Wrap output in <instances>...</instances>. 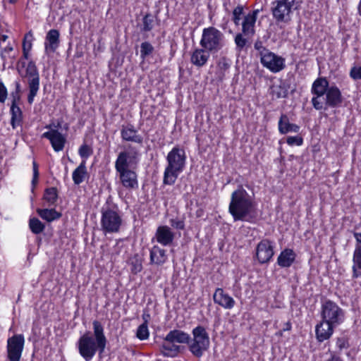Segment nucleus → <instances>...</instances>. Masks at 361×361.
Masks as SVG:
<instances>
[{
	"instance_id": "1",
	"label": "nucleus",
	"mask_w": 361,
	"mask_h": 361,
	"mask_svg": "<svg viewBox=\"0 0 361 361\" xmlns=\"http://www.w3.org/2000/svg\"><path fill=\"white\" fill-rule=\"evenodd\" d=\"M92 325L93 334L90 331L85 332L77 342L79 354L85 361H90L97 352L102 357L107 344V339L102 324L99 321L94 320Z\"/></svg>"
},
{
	"instance_id": "2",
	"label": "nucleus",
	"mask_w": 361,
	"mask_h": 361,
	"mask_svg": "<svg viewBox=\"0 0 361 361\" xmlns=\"http://www.w3.org/2000/svg\"><path fill=\"white\" fill-rule=\"evenodd\" d=\"M228 212L234 221H241L252 223L257 218L256 203L243 187L238 185L231 196Z\"/></svg>"
},
{
	"instance_id": "3",
	"label": "nucleus",
	"mask_w": 361,
	"mask_h": 361,
	"mask_svg": "<svg viewBox=\"0 0 361 361\" xmlns=\"http://www.w3.org/2000/svg\"><path fill=\"white\" fill-rule=\"evenodd\" d=\"M185 153L183 149L175 147L169 152L166 157L168 165L164 173V184L170 185L174 184L178 174L185 167Z\"/></svg>"
},
{
	"instance_id": "4",
	"label": "nucleus",
	"mask_w": 361,
	"mask_h": 361,
	"mask_svg": "<svg viewBox=\"0 0 361 361\" xmlns=\"http://www.w3.org/2000/svg\"><path fill=\"white\" fill-rule=\"evenodd\" d=\"M190 341V335L180 330L173 329L170 331L164 338L161 348L164 351L162 354L164 357H175L180 351L182 348L176 343L188 344Z\"/></svg>"
},
{
	"instance_id": "5",
	"label": "nucleus",
	"mask_w": 361,
	"mask_h": 361,
	"mask_svg": "<svg viewBox=\"0 0 361 361\" xmlns=\"http://www.w3.org/2000/svg\"><path fill=\"white\" fill-rule=\"evenodd\" d=\"M188 349L196 357H201L210 345V338L205 327L198 325L192 330Z\"/></svg>"
},
{
	"instance_id": "6",
	"label": "nucleus",
	"mask_w": 361,
	"mask_h": 361,
	"mask_svg": "<svg viewBox=\"0 0 361 361\" xmlns=\"http://www.w3.org/2000/svg\"><path fill=\"white\" fill-rule=\"evenodd\" d=\"M200 44L210 53H217L224 47V35L214 27L204 28Z\"/></svg>"
},
{
	"instance_id": "7",
	"label": "nucleus",
	"mask_w": 361,
	"mask_h": 361,
	"mask_svg": "<svg viewBox=\"0 0 361 361\" xmlns=\"http://www.w3.org/2000/svg\"><path fill=\"white\" fill-rule=\"evenodd\" d=\"M298 8L296 0H274L271 3V11L276 23H288L291 14Z\"/></svg>"
},
{
	"instance_id": "8",
	"label": "nucleus",
	"mask_w": 361,
	"mask_h": 361,
	"mask_svg": "<svg viewBox=\"0 0 361 361\" xmlns=\"http://www.w3.org/2000/svg\"><path fill=\"white\" fill-rule=\"evenodd\" d=\"M101 227L104 233H114L120 231L123 223L119 212L109 207H102L101 210Z\"/></svg>"
},
{
	"instance_id": "9",
	"label": "nucleus",
	"mask_w": 361,
	"mask_h": 361,
	"mask_svg": "<svg viewBox=\"0 0 361 361\" xmlns=\"http://www.w3.org/2000/svg\"><path fill=\"white\" fill-rule=\"evenodd\" d=\"M22 78L27 79L28 94L27 102L32 104L35 97L37 96L39 90V73L38 69L33 61L28 62L26 66L25 74H21Z\"/></svg>"
},
{
	"instance_id": "10",
	"label": "nucleus",
	"mask_w": 361,
	"mask_h": 361,
	"mask_svg": "<svg viewBox=\"0 0 361 361\" xmlns=\"http://www.w3.org/2000/svg\"><path fill=\"white\" fill-rule=\"evenodd\" d=\"M322 320L336 326L344 320V312L338 305L331 301L326 300L322 307Z\"/></svg>"
},
{
	"instance_id": "11",
	"label": "nucleus",
	"mask_w": 361,
	"mask_h": 361,
	"mask_svg": "<svg viewBox=\"0 0 361 361\" xmlns=\"http://www.w3.org/2000/svg\"><path fill=\"white\" fill-rule=\"evenodd\" d=\"M329 81L326 78H318L312 86L311 92L314 94L312 98V104L316 110L323 109L322 98L329 89Z\"/></svg>"
},
{
	"instance_id": "12",
	"label": "nucleus",
	"mask_w": 361,
	"mask_h": 361,
	"mask_svg": "<svg viewBox=\"0 0 361 361\" xmlns=\"http://www.w3.org/2000/svg\"><path fill=\"white\" fill-rule=\"evenodd\" d=\"M23 334H15L7 340V358L8 361H20L24 348Z\"/></svg>"
},
{
	"instance_id": "13",
	"label": "nucleus",
	"mask_w": 361,
	"mask_h": 361,
	"mask_svg": "<svg viewBox=\"0 0 361 361\" xmlns=\"http://www.w3.org/2000/svg\"><path fill=\"white\" fill-rule=\"evenodd\" d=\"M260 62L264 67L267 68L272 73H278L286 67L285 59L275 54L271 51L262 55V57L260 59Z\"/></svg>"
},
{
	"instance_id": "14",
	"label": "nucleus",
	"mask_w": 361,
	"mask_h": 361,
	"mask_svg": "<svg viewBox=\"0 0 361 361\" xmlns=\"http://www.w3.org/2000/svg\"><path fill=\"white\" fill-rule=\"evenodd\" d=\"M322 99L324 111L329 108H338L341 106L343 101L341 92L336 85L331 86L325 94V98L323 97Z\"/></svg>"
},
{
	"instance_id": "15",
	"label": "nucleus",
	"mask_w": 361,
	"mask_h": 361,
	"mask_svg": "<svg viewBox=\"0 0 361 361\" xmlns=\"http://www.w3.org/2000/svg\"><path fill=\"white\" fill-rule=\"evenodd\" d=\"M274 255L272 242L269 239H263L257 244L255 255L259 264L268 263Z\"/></svg>"
},
{
	"instance_id": "16",
	"label": "nucleus",
	"mask_w": 361,
	"mask_h": 361,
	"mask_svg": "<svg viewBox=\"0 0 361 361\" xmlns=\"http://www.w3.org/2000/svg\"><path fill=\"white\" fill-rule=\"evenodd\" d=\"M136 153L133 154L129 152H121L115 162V169L117 172L131 170L133 165L137 164Z\"/></svg>"
},
{
	"instance_id": "17",
	"label": "nucleus",
	"mask_w": 361,
	"mask_h": 361,
	"mask_svg": "<svg viewBox=\"0 0 361 361\" xmlns=\"http://www.w3.org/2000/svg\"><path fill=\"white\" fill-rule=\"evenodd\" d=\"M42 137L48 139L56 152H60L63 149L66 139L58 129H51L49 131L42 134Z\"/></svg>"
},
{
	"instance_id": "18",
	"label": "nucleus",
	"mask_w": 361,
	"mask_h": 361,
	"mask_svg": "<svg viewBox=\"0 0 361 361\" xmlns=\"http://www.w3.org/2000/svg\"><path fill=\"white\" fill-rule=\"evenodd\" d=\"M336 327L325 321H322L315 327L316 338L319 343H322L331 338Z\"/></svg>"
},
{
	"instance_id": "19",
	"label": "nucleus",
	"mask_w": 361,
	"mask_h": 361,
	"mask_svg": "<svg viewBox=\"0 0 361 361\" xmlns=\"http://www.w3.org/2000/svg\"><path fill=\"white\" fill-rule=\"evenodd\" d=\"M213 299L215 303L223 307L225 309H232L235 305V300L229 295L224 293L222 288L216 289Z\"/></svg>"
},
{
	"instance_id": "20",
	"label": "nucleus",
	"mask_w": 361,
	"mask_h": 361,
	"mask_svg": "<svg viewBox=\"0 0 361 361\" xmlns=\"http://www.w3.org/2000/svg\"><path fill=\"white\" fill-rule=\"evenodd\" d=\"M122 185L128 190L136 189L138 187L137 174L133 170L117 172Z\"/></svg>"
},
{
	"instance_id": "21",
	"label": "nucleus",
	"mask_w": 361,
	"mask_h": 361,
	"mask_svg": "<svg viewBox=\"0 0 361 361\" xmlns=\"http://www.w3.org/2000/svg\"><path fill=\"white\" fill-rule=\"evenodd\" d=\"M155 236L158 243L167 246L173 243L175 235L169 226H160L157 229Z\"/></svg>"
},
{
	"instance_id": "22",
	"label": "nucleus",
	"mask_w": 361,
	"mask_h": 361,
	"mask_svg": "<svg viewBox=\"0 0 361 361\" xmlns=\"http://www.w3.org/2000/svg\"><path fill=\"white\" fill-rule=\"evenodd\" d=\"M258 12V10H255L245 16L242 23V32L245 35L252 36L255 34V25Z\"/></svg>"
},
{
	"instance_id": "23",
	"label": "nucleus",
	"mask_w": 361,
	"mask_h": 361,
	"mask_svg": "<svg viewBox=\"0 0 361 361\" xmlns=\"http://www.w3.org/2000/svg\"><path fill=\"white\" fill-rule=\"evenodd\" d=\"M59 36V30L55 29H51L47 32L44 43L47 53L56 51L60 43Z\"/></svg>"
},
{
	"instance_id": "24",
	"label": "nucleus",
	"mask_w": 361,
	"mask_h": 361,
	"mask_svg": "<svg viewBox=\"0 0 361 361\" xmlns=\"http://www.w3.org/2000/svg\"><path fill=\"white\" fill-rule=\"evenodd\" d=\"M121 135L123 140L128 142H133L138 144H142L143 142V137L137 134V130L134 126L129 125L128 126H122L121 130Z\"/></svg>"
},
{
	"instance_id": "25",
	"label": "nucleus",
	"mask_w": 361,
	"mask_h": 361,
	"mask_svg": "<svg viewBox=\"0 0 361 361\" xmlns=\"http://www.w3.org/2000/svg\"><path fill=\"white\" fill-rule=\"evenodd\" d=\"M296 258L295 252L290 248H286L282 250L277 258V264L280 267H290Z\"/></svg>"
},
{
	"instance_id": "26",
	"label": "nucleus",
	"mask_w": 361,
	"mask_h": 361,
	"mask_svg": "<svg viewBox=\"0 0 361 361\" xmlns=\"http://www.w3.org/2000/svg\"><path fill=\"white\" fill-rule=\"evenodd\" d=\"M209 58V51L202 47L194 50L190 57V61L197 67H202L207 63Z\"/></svg>"
},
{
	"instance_id": "27",
	"label": "nucleus",
	"mask_w": 361,
	"mask_h": 361,
	"mask_svg": "<svg viewBox=\"0 0 361 361\" xmlns=\"http://www.w3.org/2000/svg\"><path fill=\"white\" fill-rule=\"evenodd\" d=\"M168 259L166 250L154 245L150 250V264L161 266L164 264Z\"/></svg>"
},
{
	"instance_id": "28",
	"label": "nucleus",
	"mask_w": 361,
	"mask_h": 361,
	"mask_svg": "<svg viewBox=\"0 0 361 361\" xmlns=\"http://www.w3.org/2000/svg\"><path fill=\"white\" fill-rule=\"evenodd\" d=\"M300 130V126L290 123L287 115L281 114L279 121V131L281 134H287L288 133H298Z\"/></svg>"
},
{
	"instance_id": "29",
	"label": "nucleus",
	"mask_w": 361,
	"mask_h": 361,
	"mask_svg": "<svg viewBox=\"0 0 361 361\" xmlns=\"http://www.w3.org/2000/svg\"><path fill=\"white\" fill-rule=\"evenodd\" d=\"M10 112L11 114V125L15 129L22 123L23 112L17 104H15V102H11Z\"/></svg>"
},
{
	"instance_id": "30",
	"label": "nucleus",
	"mask_w": 361,
	"mask_h": 361,
	"mask_svg": "<svg viewBox=\"0 0 361 361\" xmlns=\"http://www.w3.org/2000/svg\"><path fill=\"white\" fill-rule=\"evenodd\" d=\"M289 85L284 81H281L279 85H274L271 87V94L276 98H286L288 96Z\"/></svg>"
},
{
	"instance_id": "31",
	"label": "nucleus",
	"mask_w": 361,
	"mask_h": 361,
	"mask_svg": "<svg viewBox=\"0 0 361 361\" xmlns=\"http://www.w3.org/2000/svg\"><path fill=\"white\" fill-rule=\"evenodd\" d=\"M37 213L39 216L48 222L59 219L61 217V213L55 209H37Z\"/></svg>"
},
{
	"instance_id": "32",
	"label": "nucleus",
	"mask_w": 361,
	"mask_h": 361,
	"mask_svg": "<svg viewBox=\"0 0 361 361\" xmlns=\"http://www.w3.org/2000/svg\"><path fill=\"white\" fill-rule=\"evenodd\" d=\"M353 278L361 277V250L354 251L353 257Z\"/></svg>"
},
{
	"instance_id": "33",
	"label": "nucleus",
	"mask_w": 361,
	"mask_h": 361,
	"mask_svg": "<svg viewBox=\"0 0 361 361\" xmlns=\"http://www.w3.org/2000/svg\"><path fill=\"white\" fill-rule=\"evenodd\" d=\"M87 173L85 161H82L73 172V180L75 185H80L83 182Z\"/></svg>"
},
{
	"instance_id": "34",
	"label": "nucleus",
	"mask_w": 361,
	"mask_h": 361,
	"mask_svg": "<svg viewBox=\"0 0 361 361\" xmlns=\"http://www.w3.org/2000/svg\"><path fill=\"white\" fill-rule=\"evenodd\" d=\"M43 198L49 205H54L58 200V191L56 188H48L44 190Z\"/></svg>"
},
{
	"instance_id": "35",
	"label": "nucleus",
	"mask_w": 361,
	"mask_h": 361,
	"mask_svg": "<svg viewBox=\"0 0 361 361\" xmlns=\"http://www.w3.org/2000/svg\"><path fill=\"white\" fill-rule=\"evenodd\" d=\"M29 227L34 234H39L44 230L45 225L37 218L33 217L29 220Z\"/></svg>"
},
{
	"instance_id": "36",
	"label": "nucleus",
	"mask_w": 361,
	"mask_h": 361,
	"mask_svg": "<svg viewBox=\"0 0 361 361\" xmlns=\"http://www.w3.org/2000/svg\"><path fill=\"white\" fill-rule=\"evenodd\" d=\"M142 23L141 32L151 31L154 27V16L149 13H146L142 18Z\"/></svg>"
},
{
	"instance_id": "37",
	"label": "nucleus",
	"mask_w": 361,
	"mask_h": 361,
	"mask_svg": "<svg viewBox=\"0 0 361 361\" xmlns=\"http://www.w3.org/2000/svg\"><path fill=\"white\" fill-rule=\"evenodd\" d=\"M154 47L149 42H144L140 44V57L145 60L147 56L153 53Z\"/></svg>"
},
{
	"instance_id": "38",
	"label": "nucleus",
	"mask_w": 361,
	"mask_h": 361,
	"mask_svg": "<svg viewBox=\"0 0 361 361\" xmlns=\"http://www.w3.org/2000/svg\"><path fill=\"white\" fill-rule=\"evenodd\" d=\"M336 345L338 349V352L336 353L339 355L343 349L350 348L349 338L346 336L338 337L336 338Z\"/></svg>"
},
{
	"instance_id": "39",
	"label": "nucleus",
	"mask_w": 361,
	"mask_h": 361,
	"mask_svg": "<svg viewBox=\"0 0 361 361\" xmlns=\"http://www.w3.org/2000/svg\"><path fill=\"white\" fill-rule=\"evenodd\" d=\"M136 336L140 340H145L148 338L149 337V330L147 327V321L145 320V322L140 325L137 328V332H136Z\"/></svg>"
},
{
	"instance_id": "40",
	"label": "nucleus",
	"mask_w": 361,
	"mask_h": 361,
	"mask_svg": "<svg viewBox=\"0 0 361 361\" xmlns=\"http://www.w3.org/2000/svg\"><path fill=\"white\" fill-rule=\"evenodd\" d=\"M131 272L136 274L140 272L142 269V261L137 257H135L131 262Z\"/></svg>"
},
{
	"instance_id": "41",
	"label": "nucleus",
	"mask_w": 361,
	"mask_h": 361,
	"mask_svg": "<svg viewBox=\"0 0 361 361\" xmlns=\"http://www.w3.org/2000/svg\"><path fill=\"white\" fill-rule=\"evenodd\" d=\"M243 9L244 8L242 5H238L233 11V21L235 25L240 24V16L243 13Z\"/></svg>"
},
{
	"instance_id": "42",
	"label": "nucleus",
	"mask_w": 361,
	"mask_h": 361,
	"mask_svg": "<svg viewBox=\"0 0 361 361\" xmlns=\"http://www.w3.org/2000/svg\"><path fill=\"white\" fill-rule=\"evenodd\" d=\"M247 42V39L243 37L241 33H238L235 37V43L236 44V49L240 51L244 49Z\"/></svg>"
},
{
	"instance_id": "43",
	"label": "nucleus",
	"mask_w": 361,
	"mask_h": 361,
	"mask_svg": "<svg viewBox=\"0 0 361 361\" xmlns=\"http://www.w3.org/2000/svg\"><path fill=\"white\" fill-rule=\"evenodd\" d=\"M254 48L259 52L260 58L262 57V55H264L267 52L270 51L268 49L264 47L262 41L259 39L255 41L254 44Z\"/></svg>"
},
{
	"instance_id": "44",
	"label": "nucleus",
	"mask_w": 361,
	"mask_h": 361,
	"mask_svg": "<svg viewBox=\"0 0 361 361\" xmlns=\"http://www.w3.org/2000/svg\"><path fill=\"white\" fill-rule=\"evenodd\" d=\"M286 142L290 146H300L303 143V139L301 136H289L286 139Z\"/></svg>"
},
{
	"instance_id": "45",
	"label": "nucleus",
	"mask_w": 361,
	"mask_h": 361,
	"mask_svg": "<svg viewBox=\"0 0 361 361\" xmlns=\"http://www.w3.org/2000/svg\"><path fill=\"white\" fill-rule=\"evenodd\" d=\"M32 35L31 33V32H29L28 33H27L25 37H24V39H23V50H27V51H30L31 49H32Z\"/></svg>"
},
{
	"instance_id": "46",
	"label": "nucleus",
	"mask_w": 361,
	"mask_h": 361,
	"mask_svg": "<svg viewBox=\"0 0 361 361\" xmlns=\"http://www.w3.org/2000/svg\"><path fill=\"white\" fill-rule=\"evenodd\" d=\"M92 154V149L87 145H82L79 149V154L82 158L87 159Z\"/></svg>"
},
{
	"instance_id": "47",
	"label": "nucleus",
	"mask_w": 361,
	"mask_h": 361,
	"mask_svg": "<svg viewBox=\"0 0 361 361\" xmlns=\"http://www.w3.org/2000/svg\"><path fill=\"white\" fill-rule=\"evenodd\" d=\"M32 169H33V177H32V185L34 189L38 183V178H39L38 164H37L36 161H33V163H32Z\"/></svg>"
},
{
	"instance_id": "48",
	"label": "nucleus",
	"mask_w": 361,
	"mask_h": 361,
	"mask_svg": "<svg viewBox=\"0 0 361 361\" xmlns=\"http://www.w3.org/2000/svg\"><path fill=\"white\" fill-rule=\"evenodd\" d=\"M350 76L355 80H361V66L352 67Z\"/></svg>"
},
{
	"instance_id": "49",
	"label": "nucleus",
	"mask_w": 361,
	"mask_h": 361,
	"mask_svg": "<svg viewBox=\"0 0 361 361\" xmlns=\"http://www.w3.org/2000/svg\"><path fill=\"white\" fill-rule=\"evenodd\" d=\"M170 224L172 227L178 230H183L185 228V223L183 220L171 219H170Z\"/></svg>"
},
{
	"instance_id": "50",
	"label": "nucleus",
	"mask_w": 361,
	"mask_h": 361,
	"mask_svg": "<svg viewBox=\"0 0 361 361\" xmlns=\"http://www.w3.org/2000/svg\"><path fill=\"white\" fill-rule=\"evenodd\" d=\"M8 92L7 89L4 84L0 81V102L4 103L7 98Z\"/></svg>"
},
{
	"instance_id": "51",
	"label": "nucleus",
	"mask_w": 361,
	"mask_h": 361,
	"mask_svg": "<svg viewBox=\"0 0 361 361\" xmlns=\"http://www.w3.org/2000/svg\"><path fill=\"white\" fill-rule=\"evenodd\" d=\"M1 57L4 61H5L6 59V54H8L10 51H13V48L11 45H6L5 47L2 45V48H1Z\"/></svg>"
},
{
	"instance_id": "52",
	"label": "nucleus",
	"mask_w": 361,
	"mask_h": 361,
	"mask_svg": "<svg viewBox=\"0 0 361 361\" xmlns=\"http://www.w3.org/2000/svg\"><path fill=\"white\" fill-rule=\"evenodd\" d=\"M353 235L356 240L355 247L354 251H360L361 250V233L354 232Z\"/></svg>"
},
{
	"instance_id": "53",
	"label": "nucleus",
	"mask_w": 361,
	"mask_h": 361,
	"mask_svg": "<svg viewBox=\"0 0 361 361\" xmlns=\"http://www.w3.org/2000/svg\"><path fill=\"white\" fill-rule=\"evenodd\" d=\"M219 66L221 70L226 71L230 67V64L228 62L227 59L225 57H224L220 60L219 63Z\"/></svg>"
},
{
	"instance_id": "54",
	"label": "nucleus",
	"mask_w": 361,
	"mask_h": 361,
	"mask_svg": "<svg viewBox=\"0 0 361 361\" xmlns=\"http://www.w3.org/2000/svg\"><path fill=\"white\" fill-rule=\"evenodd\" d=\"M325 361H343V360L336 353V352H332L330 354L329 358Z\"/></svg>"
},
{
	"instance_id": "55",
	"label": "nucleus",
	"mask_w": 361,
	"mask_h": 361,
	"mask_svg": "<svg viewBox=\"0 0 361 361\" xmlns=\"http://www.w3.org/2000/svg\"><path fill=\"white\" fill-rule=\"evenodd\" d=\"M13 99H12V102H15V104H17V102L20 100V97L19 95V93H17L16 92H13L11 94Z\"/></svg>"
},
{
	"instance_id": "56",
	"label": "nucleus",
	"mask_w": 361,
	"mask_h": 361,
	"mask_svg": "<svg viewBox=\"0 0 361 361\" xmlns=\"http://www.w3.org/2000/svg\"><path fill=\"white\" fill-rule=\"evenodd\" d=\"M25 64H26L25 61L24 60H23L22 58L19 59V61L18 62V71L19 73H21L19 66H20L21 68H25Z\"/></svg>"
},
{
	"instance_id": "57",
	"label": "nucleus",
	"mask_w": 361,
	"mask_h": 361,
	"mask_svg": "<svg viewBox=\"0 0 361 361\" xmlns=\"http://www.w3.org/2000/svg\"><path fill=\"white\" fill-rule=\"evenodd\" d=\"M7 39H8L7 35H0V47L1 48H2V45H3L4 42H5Z\"/></svg>"
},
{
	"instance_id": "58",
	"label": "nucleus",
	"mask_w": 361,
	"mask_h": 361,
	"mask_svg": "<svg viewBox=\"0 0 361 361\" xmlns=\"http://www.w3.org/2000/svg\"><path fill=\"white\" fill-rule=\"evenodd\" d=\"M291 329V324L290 322H286L284 324V328L283 329V331H289Z\"/></svg>"
},
{
	"instance_id": "59",
	"label": "nucleus",
	"mask_w": 361,
	"mask_h": 361,
	"mask_svg": "<svg viewBox=\"0 0 361 361\" xmlns=\"http://www.w3.org/2000/svg\"><path fill=\"white\" fill-rule=\"evenodd\" d=\"M29 51H27V50H23V58L24 59H28L29 58Z\"/></svg>"
},
{
	"instance_id": "60",
	"label": "nucleus",
	"mask_w": 361,
	"mask_h": 361,
	"mask_svg": "<svg viewBox=\"0 0 361 361\" xmlns=\"http://www.w3.org/2000/svg\"><path fill=\"white\" fill-rule=\"evenodd\" d=\"M16 92L20 93V85L19 82H16Z\"/></svg>"
},
{
	"instance_id": "61",
	"label": "nucleus",
	"mask_w": 361,
	"mask_h": 361,
	"mask_svg": "<svg viewBox=\"0 0 361 361\" xmlns=\"http://www.w3.org/2000/svg\"><path fill=\"white\" fill-rule=\"evenodd\" d=\"M357 9H358V13L361 16V0L360 1V3L358 4Z\"/></svg>"
},
{
	"instance_id": "62",
	"label": "nucleus",
	"mask_w": 361,
	"mask_h": 361,
	"mask_svg": "<svg viewBox=\"0 0 361 361\" xmlns=\"http://www.w3.org/2000/svg\"><path fill=\"white\" fill-rule=\"evenodd\" d=\"M149 314H144L143 315V319L147 321V318H149Z\"/></svg>"
},
{
	"instance_id": "63",
	"label": "nucleus",
	"mask_w": 361,
	"mask_h": 361,
	"mask_svg": "<svg viewBox=\"0 0 361 361\" xmlns=\"http://www.w3.org/2000/svg\"><path fill=\"white\" fill-rule=\"evenodd\" d=\"M17 0H8L9 3L14 4Z\"/></svg>"
},
{
	"instance_id": "64",
	"label": "nucleus",
	"mask_w": 361,
	"mask_h": 361,
	"mask_svg": "<svg viewBox=\"0 0 361 361\" xmlns=\"http://www.w3.org/2000/svg\"><path fill=\"white\" fill-rule=\"evenodd\" d=\"M51 125H49V126H46V128H49V129H51Z\"/></svg>"
}]
</instances>
